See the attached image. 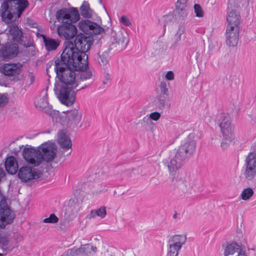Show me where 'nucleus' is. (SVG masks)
Returning a JSON list of instances; mask_svg holds the SVG:
<instances>
[{
  "instance_id": "f257e3e1",
  "label": "nucleus",
  "mask_w": 256,
  "mask_h": 256,
  "mask_svg": "<svg viewBox=\"0 0 256 256\" xmlns=\"http://www.w3.org/2000/svg\"><path fill=\"white\" fill-rule=\"evenodd\" d=\"M56 17L58 22L62 23L58 27V33L60 36H64L66 40L75 38L74 42L68 41L65 44V48L62 55L65 56H70L76 61L77 64L81 63L86 52L90 48L93 44L94 38L87 36L80 33L76 35V28L73 24L76 22L80 18V14L76 8H62L58 10L56 14Z\"/></svg>"
},
{
  "instance_id": "f03ea898",
  "label": "nucleus",
  "mask_w": 256,
  "mask_h": 256,
  "mask_svg": "<svg viewBox=\"0 0 256 256\" xmlns=\"http://www.w3.org/2000/svg\"><path fill=\"white\" fill-rule=\"evenodd\" d=\"M28 0H4L0 6L1 19L9 26V34L14 42L18 44L22 42L23 32L15 22L29 6Z\"/></svg>"
},
{
  "instance_id": "7ed1b4c3",
  "label": "nucleus",
  "mask_w": 256,
  "mask_h": 256,
  "mask_svg": "<svg viewBox=\"0 0 256 256\" xmlns=\"http://www.w3.org/2000/svg\"><path fill=\"white\" fill-rule=\"evenodd\" d=\"M70 56H60L54 60V70L56 78L64 84V86L77 87L79 84L76 80V71L82 70L76 61L70 58Z\"/></svg>"
},
{
  "instance_id": "20e7f679",
  "label": "nucleus",
  "mask_w": 256,
  "mask_h": 256,
  "mask_svg": "<svg viewBox=\"0 0 256 256\" xmlns=\"http://www.w3.org/2000/svg\"><path fill=\"white\" fill-rule=\"evenodd\" d=\"M196 149V142L193 134H190L180 146L175 156L168 162L167 166L172 181L176 178V172L194 154Z\"/></svg>"
},
{
  "instance_id": "39448f33",
  "label": "nucleus",
  "mask_w": 256,
  "mask_h": 256,
  "mask_svg": "<svg viewBox=\"0 0 256 256\" xmlns=\"http://www.w3.org/2000/svg\"><path fill=\"white\" fill-rule=\"evenodd\" d=\"M76 88L74 86H62L58 92V88L55 85L54 91L62 104L66 106H71L76 100V92L74 90Z\"/></svg>"
},
{
  "instance_id": "423d86ee",
  "label": "nucleus",
  "mask_w": 256,
  "mask_h": 256,
  "mask_svg": "<svg viewBox=\"0 0 256 256\" xmlns=\"http://www.w3.org/2000/svg\"><path fill=\"white\" fill-rule=\"evenodd\" d=\"M217 119L224 138L232 142L234 139V126L232 124L230 115L226 113H221L218 116Z\"/></svg>"
},
{
  "instance_id": "0eeeda50",
  "label": "nucleus",
  "mask_w": 256,
  "mask_h": 256,
  "mask_svg": "<svg viewBox=\"0 0 256 256\" xmlns=\"http://www.w3.org/2000/svg\"><path fill=\"white\" fill-rule=\"evenodd\" d=\"M38 148L40 150V163L42 161L51 162L56 156L57 147L53 142L48 141L42 144Z\"/></svg>"
},
{
  "instance_id": "6e6552de",
  "label": "nucleus",
  "mask_w": 256,
  "mask_h": 256,
  "mask_svg": "<svg viewBox=\"0 0 256 256\" xmlns=\"http://www.w3.org/2000/svg\"><path fill=\"white\" fill-rule=\"evenodd\" d=\"M22 154L29 166L34 167L40 164V150L28 145L23 149Z\"/></svg>"
},
{
  "instance_id": "1a4fd4ad",
  "label": "nucleus",
  "mask_w": 256,
  "mask_h": 256,
  "mask_svg": "<svg viewBox=\"0 0 256 256\" xmlns=\"http://www.w3.org/2000/svg\"><path fill=\"white\" fill-rule=\"evenodd\" d=\"M78 26L85 34L88 35V36H92L94 38L104 31V28L99 24L88 20L80 22Z\"/></svg>"
},
{
  "instance_id": "9d476101",
  "label": "nucleus",
  "mask_w": 256,
  "mask_h": 256,
  "mask_svg": "<svg viewBox=\"0 0 256 256\" xmlns=\"http://www.w3.org/2000/svg\"><path fill=\"white\" fill-rule=\"evenodd\" d=\"M22 64L20 62L8 63L0 66V72L8 76H14L13 80H20V74L22 72Z\"/></svg>"
},
{
  "instance_id": "9b49d317",
  "label": "nucleus",
  "mask_w": 256,
  "mask_h": 256,
  "mask_svg": "<svg viewBox=\"0 0 256 256\" xmlns=\"http://www.w3.org/2000/svg\"><path fill=\"white\" fill-rule=\"evenodd\" d=\"M244 176L248 180H252L256 176V153L250 152L246 157Z\"/></svg>"
},
{
  "instance_id": "f8f14e48",
  "label": "nucleus",
  "mask_w": 256,
  "mask_h": 256,
  "mask_svg": "<svg viewBox=\"0 0 256 256\" xmlns=\"http://www.w3.org/2000/svg\"><path fill=\"white\" fill-rule=\"evenodd\" d=\"M31 167L23 166L20 168L18 176L22 182H26L32 180H38L42 176V172L36 168L32 170Z\"/></svg>"
},
{
  "instance_id": "ddd939ff",
  "label": "nucleus",
  "mask_w": 256,
  "mask_h": 256,
  "mask_svg": "<svg viewBox=\"0 0 256 256\" xmlns=\"http://www.w3.org/2000/svg\"><path fill=\"white\" fill-rule=\"evenodd\" d=\"M18 52V44L7 42L0 48V60L6 61L14 58L17 56Z\"/></svg>"
},
{
  "instance_id": "4468645a",
  "label": "nucleus",
  "mask_w": 256,
  "mask_h": 256,
  "mask_svg": "<svg viewBox=\"0 0 256 256\" xmlns=\"http://www.w3.org/2000/svg\"><path fill=\"white\" fill-rule=\"evenodd\" d=\"M226 22L227 26H233L234 28H240L241 16L236 10L232 8V4L230 2L228 5Z\"/></svg>"
},
{
  "instance_id": "2eb2a0df",
  "label": "nucleus",
  "mask_w": 256,
  "mask_h": 256,
  "mask_svg": "<svg viewBox=\"0 0 256 256\" xmlns=\"http://www.w3.org/2000/svg\"><path fill=\"white\" fill-rule=\"evenodd\" d=\"M240 28H234L233 26H226V44L229 47L236 46L238 42Z\"/></svg>"
},
{
  "instance_id": "dca6fc26",
  "label": "nucleus",
  "mask_w": 256,
  "mask_h": 256,
  "mask_svg": "<svg viewBox=\"0 0 256 256\" xmlns=\"http://www.w3.org/2000/svg\"><path fill=\"white\" fill-rule=\"evenodd\" d=\"M15 218V213L10 208H0V228L12 224Z\"/></svg>"
},
{
  "instance_id": "f3484780",
  "label": "nucleus",
  "mask_w": 256,
  "mask_h": 256,
  "mask_svg": "<svg viewBox=\"0 0 256 256\" xmlns=\"http://www.w3.org/2000/svg\"><path fill=\"white\" fill-rule=\"evenodd\" d=\"M97 248L89 244L84 245L82 248L70 249L68 250L67 256H88L91 250L96 252Z\"/></svg>"
},
{
  "instance_id": "a211bd4d",
  "label": "nucleus",
  "mask_w": 256,
  "mask_h": 256,
  "mask_svg": "<svg viewBox=\"0 0 256 256\" xmlns=\"http://www.w3.org/2000/svg\"><path fill=\"white\" fill-rule=\"evenodd\" d=\"M4 166L6 171L10 174H14L18 172V163L14 156H9L6 158Z\"/></svg>"
},
{
  "instance_id": "6ab92c4d",
  "label": "nucleus",
  "mask_w": 256,
  "mask_h": 256,
  "mask_svg": "<svg viewBox=\"0 0 256 256\" xmlns=\"http://www.w3.org/2000/svg\"><path fill=\"white\" fill-rule=\"evenodd\" d=\"M58 142L62 148L69 149L72 147V142L70 137L65 133L63 130L58 131Z\"/></svg>"
},
{
  "instance_id": "aec40b11",
  "label": "nucleus",
  "mask_w": 256,
  "mask_h": 256,
  "mask_svg": "<svg viewBox=\"0 0 256 256\" xmlns=\"http://www.w3.org/2000/svg\"><path fill=\"white\" fill-rule=\"evenodd\" d=\"M40 36L42 38L44 46L48 51L54 50L59 46L60 42L58 40L48 37L44 34H41Z\"/></svg>"
},
{
  "instance_id": "412c9836",
  "label": "nucleus",
  "mask_w": 256,
  "mask_h": 256,
  "mask_svg": "<svg viewBox=\"0 0 256 256\" xmlns=\"http://www.w3.org/2000/svg\"><path fill=\"white\" fill-rule=\"evenodd\" d=\"M188 0H178L176 4V12L183 18L188 16L186 11Z\"/></svg>"
},
{
  "instance_id": "4be33fe9",
  "label": "nucleus",
  "mask_w": 256,
  "mask_h": 256,
  "mask_svg": "<svg viewBox=\"0 0 256 256\" xmlns=\"http://www.w3.org/2000/svg\"><path fill=\"white\" fill-rule=\"evenodd\" d=\"M82 114L78 110L74 109L68 111L66 118L68 120V123L76 124L80 122L81 120Z\"/></svg>"
},
{
  "instance_id": "5701e85b",
  "label": "nucleus",
  "mask_w": 256,
  "mask_h": 256,
  "mask_svg": "<svg viewBox=\"0 0 256 256\" xmlns=\"http://www.w3.org/2000/svg\"><path fill=\"white\" fill-rule=\"evenodd\" d=\"M240 248L241 246L237 242H232L228 243L224 252V256L232 255L236 252L242 253Z\"/></svg>"
},
{
  "instance_id": "b1692460",
  "label": "nucleus",
  "mask_w": 256,
  "mask_h": 256,
  "mask_svg": "<svg viewBox=\"0 0 256 256\" xmlns=\"http://www.w3.org/2000/svg\"><path fill=\"white\" fill-rule=\"evenodd\" d=\"M186 241V234H175L171 236L168 240V244L179 246L182 248V246L185 244Z\"/></svg>"
},
{
  "instance_id": "393cba45",
  "label": "nucleus",
  "mask_w": 256,
  "mask_h": 256,
  "mask_svg": "<svg viewBox=\"0 0 256 256\" xmlns=\"http://www.w3.org/2000/svg\"><path fill=\"white\" fill-rule=\"evenodd\" d=\"M184 27L182 26L178 27V30L174 35V42L170 46V49L174 50L177 46H181V36L184 34ZM183 45L186 46V44H182V46Z\"/></svg>"
},
{
  "instance_id": "a878e982",
  "label": "nucleus",
  "mask_w": 256,
  "mask_h": 256,
  "mask_svg": "<svg viewBox=\"0 0 256 256\" xmlns=\"http://www.w3.org/2000/svg\"><path fill=\"white\" fill-rule=\"evenodd\" d=\"M80 10L82 16L86 18H90L94 12V10L90 8L88 2L85 0L80 6Z\"/></svg>"
},
{
  "instance_id": "bb28decb",
  "label": "nucleus",
  "mask_w": 256,
  "mask_h": 256,
  "mask_svg": "<svg viewBox=\"0 0 256 256\" xmlns=\"http://www.w3.org/2000/svg\"><path fill=\"white\" fill-rule=\"evenodd\" d=\"M35 104L36 107L42 108L45 113L52 114V110L48 107V102L46 98H40L38 100L35 102Z\"/></svg>"
},
{
  "instance_id": "cd10ccee",
  "label": "nucleus",
  "mask_w": 256,
  "mask_h": 256,
  "mask_svg": "<svg viewBox=\"0 0 256 256\" xmlns=\"http://www.w3.org/2000/svg\"><path fill=\"white\" fill-rule=\"evenodd\" d=\"M118 43V52L124 50L128 42V38L123 35L122 34L116 36V38L114 39Z\"/></svg>"
},
{
  "instance_id": "c85d7f7f",
  "label": "nucleus",
  "mask_w": 256,
  "mask_h": 256,
  "mask_svg": "<svg viewBox=\"0 0 256 256\" xmlns=\"http://www.w3.org/2000/svg\"><path fill=\"white\" fill-rule=\"evenodd\" d=\"M159 88V96L166 98L169 95V83L166 81H162L158 86Z\"/></svg>"
},
{
  "instance_id": "c756f323",
  "label": "nucleus",
  "mask_w": 256,
  "mask_h": 256,
  "mask_svg": "<svg viewBox=\"0 0 256 256\" xmlns=\"http://www.w3.org/2000/svg\"><path fill=\"white\" fill-rule=\"evenodd\" d=\"M109 52L110 51L106 50L103 52L102 54L100 52L98 53L99 59H100V60H98L100 66H105L108 64L110 58L108 54Z\"/></svg>"
},
{
  "instance_id": "7c9ffc66",
  "label": "nucleus",
  "mask_w": 256,
  "mask_h": 256,
  "mask_svg": "<svg viewBox=\"0 0 256 256\" xmlns=\"http://www.w3.org/2000/svg\"><path fill=\"white\" fill-rule=\"evenodd\" d=\"M180 249L178 246L168 244L167 256H178Z\"/></svg>"
},
{
  "instance_id": "2f4dec72",
  "label": "nucleus",
  "mask_w": 256,
  "mask_h": 256,
  "mask_svg": "<svg viewBox=\"0 0 256 256\" xmlns=\"http://www.w3.org/2000/svg\"><path fill=\"white\" fill-rule=\"evenodd\" d=\"M254 193V192L252 188H245L242 192V198L245 200H248L253 196Z\"/></svg>"
},
{
  "instance_id": "473e14b6",
  "label": "nucleus",
  "mask_w": 256,
  "mask_h": 256,
  "mask_svg": "<svg viewBox=\"0 0 256 256\" xmlns=\"http://www.w3.org/2000/svg\"><path fill=\"white\" fill-rule=\"evenodd\" d=\"M82 68V72L80 74V80L82 81H84V80H86L87 79L90 78L92 76V73L91 71L90 70H84L85 68H84L83 66L80 67Z\"/></svg>"
},
{
  "instance_id": "72a5a7b5",
  "label": "nucleus",
  "mask_w": 256,
  "mask_h": 256,
  "mask_svg": "<svg viewBox=\"0 0 256 256\" xmlns=\"http://www.w3.org/2000/svg\"><path fill=\"white\" fill-rule=\"evenodd\" d=\"M194 12L196 14V16L198 18H202L204 16V12L202 6L199 4H194Z\"/></svg>"
},
{
  "instance_id": "f704fd0d",
  "label": "nucleus",
  "mask_w": 256,
  "mask_h": 256,
  "mask_svg": "<svg viewBox=\"0 0 256 256\" xmlns=\"http://www.w3.org/2000/svg\"><path fill=\"white\" fill-rule=\"evenodd\" d=\"M58 221V218L54 214H50L48 218H45L43 220V222L44 223L50 224H55Z\"/></svg>"
},
{
  "instance_id": "c9c22d12",
  "label": "nucleus",
  "mask_w": 256,
  "mask_h": 256,
  "mask_svg": "<svg viewBox=\"0 0 256 256\" xmlns=\"http://www.w3.org/2000/svg\"><path fill=\"white\" fill-rule=\"evenodd\" d=\"M95 214L101 218H104L106 214V211L105 206H101L100 208L94 212Z\"/></svg>"
},
{
  "instance_id": "e433bc0d",
  "label": "nucleus",
  "mask_w": 256,
  "mask_h": 256,
  "mask_svg": "<svg viewBox=\"0 0 256 256\" xmlns=\"http://www.w3.org/2000/svg\"><path fill=\"white\" fill-rule=\"evenodd\" d=\"M159 97L158 102V106L160 109H164L166 104V100H168V96L166 98H161V96Z\"/></svg>"
},
{
  "instance_id": "4c0bfd02",
  "label": "nucleus",
  "mask_w": 256,
  "mask_h": 256,
  "mask_svg": "<svg viewBox=\"0 0 256 256\" xmlns=\"http://www.w3.org/2000/svg\"><path fill=\"white\" fill-rule=\"evenodd\" d=\"M164 29H166V24H168L169 23H170L174 20V16L172 14H169L168 15H166L164 16Z\"/></svg>"
},
{
  "instance_id": "58836bf2",
  "label": "nucleus",
  "mask_w": 256,
  "mask_h": 256,
  "mask_svg": "<svg viewBox=\"0 0 256 256\" xmlns=\"http://www.w3.org/2000/svg\"><path fill=\"white\" fill-rule=\"evenodd\" d=\"M110 82V76L108 74H106L105 76V78L102 82V85L104 86H100V88H104L108 86V83Z\"/></svg>"
},
{
  "instance_id": "ea45409f",
  "label": "nucleus",
  "mask_w": 256,
  "mask_h": 256,
  "mask_svg": "<svg viewBox=\"0 0 256 256\" xmlns=\"http://www.w3.org/2000/svg\"><path fill=\"white\" fill-rule=\"evenodd\" d=\"M160 117V113L157 112H152L150 114V118L155 121L158 120Z\"/></svg>"
},
{
  "instance_id": "a19ab883",
  "label": "nucleus",
  "mask_w": 256,
  "mask_h": 256,
  "mask_svg": "<svg viewBox=\"0 0 256 256\" xmlns=\"http://www.w3.org/2000/svg\"><path fill=\"white\" fill-rule=\"evenodd\" d=\"M7 102V98L3 94H0V108L4 107Z\"/></svg>"
},
{
  "instance_id": "79ce46f5",
  "label": "nucleus",
  "mask_w": 256,
  "mask_h": 256,
  "mask_svg": "<svg viewBox=\"0 0 256 256\" xmlns=\"http://www.w3.org/2000/svg\"><path fill=\"white\" fill-rule=\"evenodd\" d=\"M120 22L126 26H129L131 24L128 18L124 16H123L121 17Z\"/></svg>"
},
{
  "instance_id": "37998d69",
  "label": "nucleus",
  "mask_w": 256,
  "mask_h": 256,
  "mask_svg": "<svg viewBox=\"0 0 256 256\" xmlns=\"http://www.w3.org/2000/svg\"><path fill=\"white\" fill-rule=\"evenodd\" d=\"M118 46V43L116 40V42H112L110 47L107 49L108 50L110 51V50H114L115 51H118L117 49Z\"/></svg>"
},
{
  "instance_id": "c03bdc74",
  "label": "nucleus",
  "mask_w": 256,
  "mask_h": 256,
  "mask_svg": "<svg viewBox=\"0 0 256 256\" xmlns=\"http://www.w3.org/2000/svg\"><path fill=\"white\" fill-rule=\"evenodd\" d=\"M166 78L167 80H171L174 78V73L172 71L170 70L166 74Z\"/></svg>"
},
{
  "instance_id": "a18cd8bd",
  "label": "nucleus",
  "mask_w": 256,
  "mask_h": 256,
  "mask_svg": "<svg viewBox=\"0 0 256 256\" xmlns=\"http://www.w3.org/2000/svg\"><path fill=\"white\" fill-rule=\"evenodd\" d=\"M18 44L23 46L25 48H30L32 46V42H27L26 43L25 41L23 40H22V42H20Z\"/></svg>"
},
{
  "instance_id": "49530a36",
  "label": "nucleus",
  "mask_w": 256,
  "mask_h": 256,
  "mask_svg": "<svg viewBox=\"0 0 256 256\" xmlns=\"http://www.w3.org/2000/svg\"><path fill=\"white\" fill-rule=\"evenodd\" d=\"M0 242L3 246H7L8 244V240L6 238L2 237L0 239Z\"/></svg>"
},
{
  "instance_id": "de8ad7c7",
  "label": "nucleus",
  "mask_w": 256,
  "mask_h": 256,
  "mask_svg": "<svg viewBox=\"0 0 256 256\" xmlns=\"http://www.w3.org/2000/svg\"><path fill=\"white\" fill-rule=\"evenodd\" d=\"M6 176L3 168L0 166V182H1V178L5 177Z\"/></svg>"
},
{
  "instance_id": "09e8293b",
  "label": "nucleus",
  "mask_w": 256,
  "mask_h": 256,
  "mask_svg": "<svg viewBox=\"0 0 256 256\" xmlns=\"http://www.w3.org/2000/svg\"><path fill=\"white\" fill-rule=\"evenodd\" d=\"M96 212V210H92L91 211V212H90V218H94L95 216H96V214H94V212Z\"/></svg>"
},
{
  "instance_id": "8fccbe9b",
  "label": "nucleus",
  "mask_w": 256,
  "mask_h": 256,
  "mask_svg": "<svg viewBox=\"0 0 256 256\" xmlns=\"http://www.w3.org/2000/svg\"><path fill=\"white\" fill-rule=\"evenodd\" d=\"M88 85L85 84L84 86H82L80 88L77 90L76 92H77L80 90H84L85 88H86V87H88Z\"/></svg>"
},
{
  "instance_id": "3c124183",
  "label": "nucleus",
  "mask_w": 256,
  "mask_h": 256,
  "mask_svg": "<svg viewBox=\"0 0 256 256\" xmlns=\"http://www.w3.org/2000/svg\"><path fill=\"white\" fill-rule=\"evenodd\" d=\"M247 2V4H249L250 2H252L254 0H245Z\"/></svg>"
},
{
  "instance_id": "603ef678",
  "label": "nucleus",
  "mask_w": 256,
  "mask_h": 256,
  "mask_svg": "<svg viewBox=\"0 0 256 256\" xmlns=\"http://www.w3.org/2000/svg\"><path fill=\"white\" fill-rule=\"evenodd\" d=\"M244 253L242 254V253H240V252L238 253V256H244Z\"/></svg>"
},
{
  "instance_id": "864d4df0",
  "label": "nucleus",
  "mask_w": 256,
  "mask_h": 256,
  "mask_svg": "<svg viewBox=\"0 0 256 256\" xmlns=\"http://www.w3.org/2000/svg\"><path fill=\"white\" fill-rule=\"evenodd\" d=\"M22 146H19V149H18V150H16H16H14V152H18L20 150V149L22 148Z\"/></svg>"
},
{
  "instance_id": "5fc2aeb1",
  "label": "nucleus",
  "mask_w": 256,
  "mask_h": 256,
  "mask_svg": "<svg viewBox=\"0 0 256 256\" xmlns=\"http://www.w3.org/2000/svg\"><path fill=\"white\" fill-rule=\"evenodd\" d=\"M176 215H177V214H176V213L173 215V216H172V217H173V218H176V216H176Z\"/></svg>"
},
{
  "instance_id": "6e6d98bb",
  "label": "nucleus",
  "mask_w": 256,
  "mask_h": 256,
  "mask_svg": "<svg viewBox=\"0 0 256 256\" xmlns=\"http://www.w3.org/2000/svg\"><path fill=\"white\" fill-rule=\"evenodd\" d=\"M34 80V78L33 76H32L31 78V82L32 83L33 82Z\"/></svg>"
},
{
  "instance_id": "4d7b16f0",
  "label": "nucleus",
  "mask_w": 256,
  "mask_h": 256,
  "mask_svg": "<svg viewBox=\"0 0 256 256\" xmlns=\"http://www.w3.org/2000/svg\"><path fill=\"white\" fill-rule=\"evenodd\" d=\"M224 144H226V143H224V142H222L221 143V146H223Z\"/></svg>"
},
{
  "instance_id": "13d9d810",
  "label": "nucleus",
  "mask_w": 256,
  "mask_h": 256,
  "mask_svg": "<svg viewBox=\"0 0 256 256\" xmlns=\"http://www.w3.org/2000/svg\"><path fill=\"white\" fill-rule=\"evenodd\" d=\"M46 133H50V131L48 130L47 132H46ZM44 133H45V132H44Z\"/></svg>"
},
{
  "instance_id": "bf43d9fd",
  "label": "nucleus",
  "mask_w": 256,
  "mask_h": 256,
  "mask_svg": "<svg viewBox=\"0 0 256 256\" xmlns=\"http://www.w3.org/2000/svg\"><path fill=\"white\" fill-rule=\"evenodd\" d=\"M99 2H100V3H102V0H99Z\"/></svg>"
},
{
  "instance_id": "052dcab7",
  "label": "nucleus",
  "mask_w": 256,
  "mask_h": 256,
  "mask_svg": "<svg viewBox=\"0 0 256 256\" xmlns=\"http://www.w3.org/2000/svg\"><path fill=\"white\" fill-rule=\"evenodd\" d=\"M2 256V254H0V256Z\"/></svg>"
}]
</instances>
